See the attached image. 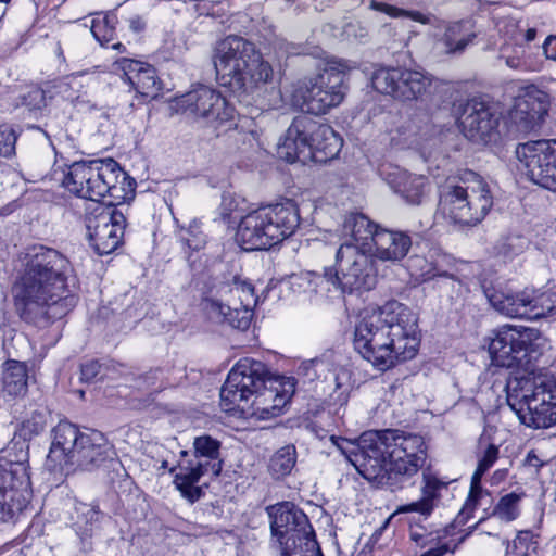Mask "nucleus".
<instances>
[{
	"mask_svg": "<svg viewBox=\"0 0 556 556\" xmlns=\"http://www.w3.org/2000/svg\"><path fill=\"white\" fill-rule=\"evenodd\" d=\"M340 448L364 479L391 491L409 483L428 456L421 435L395 429L366 431Z\"/></svg>",
	"mask_w": 556,
	"mask_h": 556,
	"instance_id": "f257e3e1",
	"label": "nucleus"
},
{
	"mask_svg": "<svg viewBox=\"0 0 556 556\" xmlns=\"http://www.w3.org/2000/svg\"><path fill=\"white\" fill-rule=\"evenodd\" d=\"M23 270L13 293L21 317L30 324L46 327L65 316L76 305V298L66 289L72 273L70 261L61 252L37 245L24 255Z\"/></svg>",
	"mask_w": 556,
	"mask_h": 556,
	"instance_id": "f03ea898",
	"label": "nucleus"
},
{
	"mask_svg": "<svg viewBox=\"0 0 556 556\" xmlns=\"http://www.w3.org/2000/svg\"><path fill=\"white\" fill-rule=\"evenodd\" d=\"M419 343L416 314L395 300L365 308L354 323V350L380 371L412 359Z\"/></svg>",
	"mask_w": 556,
	"mask_h": 556,
	"instance_id": "7ed1b4c3",
	"label": "nucleus"
},
{
	"mask_svg": "<svg viewBox=\"0 0 556 556\" xmlns=\"http://www.w3.org/2000/svg\"><path fill=\"white\" fill-rule=\"evenodd\" d=\"M214 66L218 83L247 102L261 96L274 74L255 46L240 36H228L217 43Z\"/></svg>",
	"mask_w": 556,
	"mask_h": 556,
	"instance_id": "20e7f679",
	"label": "nucleus"
},
{
	"mask_svg": "<svg viewBox=\"0 0 556 556\" xmlns=\"http://www.w3.org/2000/svg\"><path fill=\"white\" fill-rule=\"evenodd\" d=\"M63 186L71 193L91 201L109 197L110 205L135 198L136 181L113 159L74 162L64 176Z\"/></svg>",
	"mask_w": 556,
	"mask_h": 556,
	"instance_id": "39448f33",
	"label": "nucleus"
},
{
	"mask_svg": "<svg viewBox=\"0 0 556 556\" xmlns=\"http://www.w3.org/2000/svg\"><path fill=\"white\" fill-rule=\"evenodd\" d=\"M300 219L296 202L282 199L242 216L236 238L247 251L267 250L291 237L299 228Z\"/></svg>",
	"mask_w": 556,
	"mask_h": 556,
	"instance_id": "423d86ee",
	"label": "nucleus"
},
{
	"mask_svg": "<svg viewBox=\"0 0 556 556\" xmlns=\"http://www.w3.org/2000/svg\"><path fill=\"white\" fill-rule=\"evenodd\" d=\"M336 270L326 268L323 274L308 271L300 277L305 291L339 290L342 293L370 290L376 285V269L371 255L356 244L342 243L336 254Z\"/></svg>",
	"mask_w": 556,
	"mask_h": 556,
	"instance_id": "0eeeda50",
	"label": "nucleus"
},
{
	"mask_svg": "<svg viewBox=\"0 0 556 556\" xmlns=\"http://www.w3.org/2000/svg\"><path fill=\"white\" fill-rule=\"evenodd\" d=\"M507 404L527 427L539 429L556 425V377L540 375L510 381Z\"/></svg>",
	"mask_w": 556,
	"mask_h": 556,
	"instance_id": "6e6552de",
	"label": "nucleus"
},
{
	"mask_svg": "<svg viewBox=\"0 0 556 556\" xmlns=\"http://www.w3.org/2000/svg\"><path fill=\"white\" fill-rule=\"evenodd\" d=\"M493 206L488 184L476 173L468 172L459 182H447L440 197V212L451 223L476 226Z\"/></svg>",
	"mask_w": 556,
	"mask_h": 556,
	"instance_id": "1a4fd4ad",
	"label": "nucleus"
},
{
	"mask_svg": "<svg viewBox=\"0 0 556 556\" xmlns=\"http://www.w3.org/2000/svg\"><path fill=\"white\" fill-rule=\"evenodd\" d=\"M351 68L348 61H329L323 72L295 85L291 96L292 104L308 114H326L343 101L345 73Z\"/></svg>",
	"mask_w": 556,
	"mask_h": 556,
	"instance_id": "9d476101",
	"label": "nucleus"
},
{
	"mask_svg": "<svg viewBox=\"0 0 556 556\" xmlns=\"http://www.w3.org/2000/svg\"><path fill=\"white\" fill-rule=\"evenodd\" d=\"M220 446V442L208 434L195 437L193 454L181 451L177 467L169 468L170 472L177 470L174 484L188 502L194 503L203 496V490L198 485L203 476L210 473L217 477L223 469Z\"/></svg>",
	"mask_w": 556,
	"mask_h": 556,
	"instance_id": "9b49d317",
	"label": "nucleus"
},
{
	"mask_svg": "<svg viewBox=\"0 0 556 556\" xmlns=\"http://www.w3.org/2000/svg\"><path fill=\"white\" fill-rule=\"evenodd\" d=\"M536 339L538 331L531 328L511 325L500 327L493 331L488 346L492 365L529 370Z\"/></svg>",
	"mask_w": 556,
	"mask_h": 556,
	"instance_id": "f8f14e48",
	"label": "nucleus"
},
{
	"mask_svg": "<svg viewBox=\"0 0 556 556\" xmlns=\"http://www.w3.org/2000/svg\"><path fill=\"white\" fill-rule=\"evenodd\" d=\"M270 378L264 363L253 358H241L229 371L220 389L222 406L226 412L247 410L250 400Z\"/></svg>",
	"mask_w": 556,
	"mask_h": 556,
	"instance_id": "ddd939ff",
	"label": "nucleus"
},
{
	"mask_svg": "<svg viewBox=\"0 0 556 556\" xmlns=\"http://www.w3.org/2000/svg\"><path fill=\"white\" fill-rule=\"evenodd\" d=\"M177 111L194 121L199 127L218 130L235 115L233 106L220 91L205 85L186 92L176 101Z\"/></svg>",
	"mask_w": 556,
	"mask_h": 556,
	"instance_id": "4468645a",
	"label": "nucleus"
},
{
	"mask_svg": "<svg viewBox=\"0 0 556 556\" xmlns=\"http://www.w3.org/2000/svg\"><path fill=\"white\" fill-rule=\"evenodd\" d=\"M271 538L279 544L281 555L296 549L299 544L315 540L307 516L291 502L267 507Z\"/></svg>",
	"mask_w": 556,
	"mask_h": 556,
	"instance_id": "2eb2a0df",
	"label": "nucleus"
},
{
	"mask_svg": "<svg viewBox=\"0 0 556 556\" xmlns=\"http://www.w3.org/2000/svg\"><path fill=\"white\" fill-rule=\"evenodd\" d=\"M29 475L23 462L0 457V521L22 513L30 500Z\"/></svg>",
	"mask_w": 556,
	"mask_h": 556,
	"instance_id": "dca6fc26",
	"label": "nucleus"
},
{
	"mask_svg": "<svg viewBox=\"0 0 556 556\" xmlns=\"http://www.w3.org/2000/svg\"><path fill=\"white\" fill-rule=\"evenodd\" d=\"M515 153L531 181L556 192V141H525Z\"/></svg>",
	"mask_w": 556,
	"mask_h": 556,
	"instance_id": "f3484780",
	"label": "nucleus"
},
{
	"mask_svg": "<svg viewBox=\"0 0 556 556\" xmlns=\"http://www.w3.org/2000/svg\"><path fill=\"white\" fill-rule=\"evenodd\" d=\"M459 131L466 139L492 138L498 125L494 106L483 96H475L454 103Z\"/></svg>",
	"mask_w": 556,
	"mask_h": 556,
	"instance_id": "a211bd4d",
	"label": "nucleus"
},
{
	"mask_svg": "<svg viewBox=\"0 0 556 556\" xmlns=\"http://www.w3.org/2000/svg\"><path fill=\"white\" fill-rule=\"evenodd\" d=\"M374 88L394 99L409 101L418 99L430 86L428 76L418 71L401 67H381L371 77Z\"/></svg>",
	"mask_w": 556,
	"mask_h": 556,
	"instance_id": "6ab92c4d",
	"label": "nucleus"
},
{
	"mask_svg": "<svg viewBox=\"0 0 556 556\" xmlns=\"http://www.w3.org/2000/svg\"><path fill=\"white\" fill-rule=\"evenodd\" d=\"M126 226L124 213L116 205L101 207L87 223L90 243L99 255H106L117 249L122 242Z\"/></svg>",
	"mask_w": 556,
	"mask_h": 556,
	"instance_id": "aec40b11",
	"label": "nucleus"
},
{
	"mask_svg": "<svg viewBox=\"0 0 556 556\" xmlns=\"http://www.w3.org/2000/svg\"><path fill=\"white\" fill-rule=\"evenodd\" d=\"M296 380L293 377H270L248 403L247 410H240L248 416L262 419L278 416L295 392Z\"/></svg>",
	"mask_w": 556,
	"mask_h": 556,
	"instance_id": "412c9836",
	"label": "nucleus"
},
{
	"mask_svg": "<svg viewBox=\"0 0 556 556\" xmlns=\"http://www.w3.org/2000/svg\"><path fill=\"white\" fill-rule=\"evenodd\" d=\"M546 114V96L543 92L526 93L515 99L508 113V127L511 131L527 135L535 131Z\"/></svg>",
	"mask_w": 556,
	"mask_h": 556,
	"instance_id": "4be33fe9",
	"label": "nucleus"
},
{
	"mask_svg": "<svg viewBox=\"0 0 556 556\" xmlns=\"http://www.w3.org/2000/svg\"><path fill=\"white\" fill-rule=\"evenodd\" d=\"M115 452L113 446L99 431L85 433L78 441V447L71 455L70 465L76 466L85 471H92L100 468L106 462L113 460Z\"/></svg>",
	"mask_w": 556,
	"mask_h": 556,
	"instance_id": "5701e85b",
	"label": "nucleus"
},
{
	"mask_svg": "<svg viewBox=\"0 0 556 556\" xmlns=\"http://www.w3.org/2000/svg\"><path fill=\"white\" fill-rule=\"evenodd\" d=\"M115 66L122 72L123 79L140 96L154 99L162 89V81L156 70L134 59L121 58Z\"/></svg>",
	"mask_w": 556,
	"mask_h": 556,
	"instance_id": "b1692460",
	"label": "nucleus"
},
{
	"mask_svg": "<svg viewBox=\"0 0 556 556\" xmlns=\"http://www.w3.org/2000/svg\"><path fill=\"white\" fill-rule=\"evenodd\" d=\"M213 289H208L203 298L202 306L207 317L216 323H227L231 327L245 330L249 328L253 309L242 307L230 299L215 296Z\"/></svg>",
	"mask_w": 556,
	"mask_h": 556,
	"instance_id": "393cba45",
	"label": "nucleus"
},
{
	"mask_svg": "<svg viewBox=\"0 0 556 556\" xmlns=\"http://www.w3.org/2000/svg\"><path fill=\"white\" fill-rule=\"evenodd\" d=\"M409 538L424 549L420 556H444L447 553H454L460 543V540L451 534L448 528L428 531L421 526L410 525Z\"/></svg>",
	"mask_w": 556,
	"mask_h": 556,
	"instance_id": "a878e982",
	"label": "nucleus"
},
{
	"mask_svg": "<svg viewBox=\"0 0 556 556\" xmlns=\"http://www.w3.org/2000/svg\"><path fill=\"white\" fill-rule=\"evenodd\" d=\"M85 435L79 429L71 422L61 421L53 429V441L50 447L48 459L61 469L70 465L71 455L78 447V441Z\"/></svg>",
	"mask_w": 556,
	"mask_h": 556,
	"instance_id": "bb28decb",
	"label": "nucleus"
},
{
	"mask_svg": "<svg viewBox=\"0 0 556 556\" xmlns=\"http://www.w3.org/2000/svg\"><path fill=\"white\" fill-rule=\"evenodd\" d=\"M443 488H445V483L432 475L424 472V484L421 486L420 498L412 503L399 506L394 515L418 514V521L428 519L437 506L440 497V490ZM415 521H417L415 517L409 519L410 523Z\"/></svg>",
	"mask_w": 556,
	"mask_h": 556,
	"instance_id": "cd10ccee",
	"label": "nucleus"
},
{
	"mask_svg": "<svg viewBox=\"0 0 556 556\" xmlns=\"http://www.w3.org/2000/svg\"><path fill=\"white\" fill-rule=\"evenodd\" d=\"M374 255L383 262L402 261L412 247L410 237L402 231L380 228L374 237Z\"/></svg>",
	"mask_w": 556,
	"mask_h": 556,
	"instance_id": "c85d7f7f",
	"label": "nucleus"
},
{
	"mask_svg": "<svg viewBox=\"0 0 556 556\" xmlns=\"http://www.w3.org/2000/svg\"><path fill=\"white\" fill-rule=\"evenodd\" d=\"M484 294L491 306L500 314L510 318L528 319L530 298L527 289L513 293L486 288Z\"/></svg>",
	"mask_w": 556,
	"mask_h": 556,
	"instance_id": "c756f323",
	"label": "nucleus"
},
{
	"mask_svg": "<svg viewBox=\"0 0 556 556\" xmlns=\"http://www.w3.org/2000/svg\"><path fill=\"white\" fill-rule=\"evenodd\" d=\"M380 227L361 213H350L343 222V233L351 238V244H356L363 251L371 252L374 237Z\"/></svg>",
	"mask_w": 556,
	"mask_h": 556,
	"instance_id": "7c9ffc66",
	"label": "nucleus"
},
{
	"mask_svg": "<svg viewBox=\"0 0 556 556\" xmlns=\"http://www.w3.org/2000/svg\"><path fill=\"white\" fill-rule=\"evenodd\" d=\"M214 290V295L220 299L232 298L231 302L238 305L253 309L257 303L254 294V287L251 282L242 280L235 276L232 280H218L210 288Z\"/></svg>",
	"mask_w": 556,
	"mask_h": 556,
	"instance_id": "2f4dec72",
	"label": "nucleus"
},
{
	"mask_svg": "<svg viewBox=\"0 0 556 556\" xmlns=\"http://www.w3.org/2000/svg\"><path fill=\"white\" fill-rule=\"evenodd\" d=\"M391 184L395 192L400 193L408 204L419 205L426 198L428 182L422 175L399 170L394 174Z\"/></svg>",
	"mask_w": 556,
	"mask_h": 556,
	"instance_id": "473e14b6",
	"label": "nucleus"
},
{
	"mask_svg": "<svg viewBox=\"0 0 556 556\" xmlns=\"http://www.w3.org/2000/svg\"><path fill=\"white\" fill-rule=\"evenodd\" d=\"M477 34L468 22H455L450 24L439 43L443 46L446 54H462L466 48L473 42Z\"/></svg>",
	"mask_w": 556,
	"mask_h": 556,
	"instance_id": "72a5a7b5",
	"label": "nucleus"
},
{
	"mask_svg": "<svg viewBox=\"0 0 556 556\" xmlns=\"http://www.w3.org/2000/svg\"><path fill=\"white\" fill-rule=\"evenodd\" d=\"M332 136L334 130L328 124L308 115H299L288 127L285 139H330Z\"/></svg>",
	"mask_w": 556,
	"mask_h": 556,
	"instance_id": "f704fd0d",
	"label": "nucleus"
},
{
	"mask_svg": "<svg viewBox=\"0 0 556 556\" xmlns=\"http://www.w3.org/2000/svg\"><path fill=\"white\" fill-rule=\"evenodd\" d=\"M28 387V368L23 362L9 359L3 365L2 391L12 397L23 396Z\"/></svg>",
	"mask_w": 556,
	"mask_h": 556,
	"instance_id": "c9c22d12",
	"label": "nucleus"
},
{
	"mask_svg": "<svg viewBox=\"0 0 556 556\" xmlns=\"http://www.w3.org/2000/svg\"><path fill=\"white\" fill-rule=\"evenodd\" d=\"M116 24L117 17L115 14L99 13L91 20L90 31L102 47H111L124 52L126 47L122 42H113L116 39Z\"/></svg>",
	"mask_w": 556,
	"mask_h": 556,
	"instance_id": "e433bc0d",
	"label": "nucleus"
},
{
	"mask_svg": "<svg viewBox=\"0 0 556 556\" xmlns=\"http://www.w3.org/2000/svg\"><path fill=\"white\" fill-rule=\"evenodd\" d=\"M497 458L498 447L494 444H490L484 451L482 457L479 459L478 467L471 477L470 492L466 502L468 507L475 508L478 504V501L483 496L481 479L483 475L494 465Z\"/></svg>",
	"mask_w": 556,
	"mask_h": 556,
	"instance_id": "4c0bfd02",
	"label": "nucleus"
},
{
	"mask_svg": "<svg viewBox=\"0 0 556 556\" xmlns=\"http://www.w3.org/2000/svg\"><path fill=\"white\" fill-rule=\"evenodd\" d=\"M522 494L511 492L503 495L494 506L491 516L480 520L479 525L490 523L494 520L509 523L520 516V502Z\"/></svg>",
	"mask_w": 556,
	"mask_h": 556,
	"instance_id": "58836bf2",
	"label": "nucleus"
},
{
	"mask_svg": "<svg viewBox=\"0 0 556 556\" xmlns=\"http://www.w3.org/2000/svg\"><path fill=\"white\" fill-rule=\"evenodd\" d=\"M528 319L535 320L556 315V292L528 290Z\"/></svg>",
	"mask_w": 556,
	"mask_h": 556,
	"instance_id": "ea45409f",
	"label": "nucleus"
},
{
	"mask_svg": "<svg viewBox=\"0 0 556 556\" xmlns=\"http://www.w3.org/2000/svg\"><path fill=\"white\" fill-rule=\"evenodd\" d=\"M343 141H309L306 143V163H326L338 156Z\"/></svg>",
	"mask_w": 556,
	"mask_h": 556,
	"instance_id": "a19ab883",
	"label": "nucleus"
},
{
	"mask_svg": "<svg viewBox=\"0 0 556 556\" xmlns=\"http://www.w3.org/2000/svg\"><path fill=\"white\" fill-rule=\"evenodd\" d=\"M296 453L295 447L287 445L278 450L269 462V470L276 478L288 476L295 466Z\"/></svg>",
	"mask_w": 556,
	"mask_h": 556,
	"instance_id": "79ce46f5",
	"label": "nucleus"
},
{
	"mask_svg": "<svg viewBox=\"0 0 556 556\" xmlns=\"http://www.w3.org/2000/svg\"><path fill=\"white\" fill-rule=\"evenodd\" d=\"M493 535L501 541L502 546H506L505 554L510 556H532V552L536 549V542L531 531H519L511 543L497 534Z\"/></svg>",
	"mask_w": 556,
	"mask_h": 556,
	"instance_id": "37998d69",
	"label": "nucleus"
},
{
	"mask_svg": "<svg viewBox=\"0 0 556 556\" xmlns=\"http://www.w3.org/2000/svg\"><path fill=\"white\" fill-rule=\"evenodd\" d=\"M46 421L47 418L43 410L38 408L30 409L21 420L16 434L24 441H28L43 431Z\"/></svg>",
	"mask_w": 556,
	"mask_h": 556,
	"instance_id": "c03bdc74",
	"label": "nucleus"
},
{
	"mask_svg": "<svg viewBox=\"0 0 556 556\" xmlns=\"http://www.w3.org/2000/svg\"><path fill=\"white\" fill-rule=\"evenodd\" d=\"M369 9L378 12L386 13L390 17H407L420 24L427 25L431 23V15L415 10H404L395 5H391L384 2L371 0L369 2Z\"/></svg>",
	"mask_w": 556,
	"mask_h": 556,
	"instance_id": "a18cd8bd",
	"label": "nucleus"
},
{
	"mask_svg": "<svg viewBox=\"0 0 556 556\" xmlns=\"http://www.w3.org/2000/svg\"><path fill=\"white\" fill-rule=\"evenodd\" d=\"M309 141H276V156L288 163L306 164V143Z\"/></svg>",
	"mask_w": 556,
	"mask_h": 556,
	"instance_id": "49530a36",
	"label": "nucleus"
},
{
	"mask_svg": "<svg viewBox=\"0 0 556 556\" xmlns=\"http://www.w3.org/2000/svg\"><path fill=\"white\" fill-rule=\"evenodd\" d=\"M178 239L190 251H199L207 243V237L202 230L201 223L195 219L188 227L179 229Z\"/></svg>",
	"mask_w": 556,
	"mask_h": 556,
	"instance_id": "de8ad7c7",
	"label": "nucleus"
},
{
	"mask_svg": "<svg viewBox=\"0 0 556 556\" xmlns=\"http://www.w3.org/2000/svg\"><path fill=\"white\" fill-rule=\"evenodd\" d=\"M56 93L64 100L77 105L85 103L83 94H80L81 84L76 78H65L58 83Z\"/></svg>",
	"mask_w": 556,
	"mask_h": 556,
	"instance_id": "09e8293b",
	"label": "nucleus"
},
{
	"mask_svg": "<svg viewBox=\"0 0 556 556\" xmlns=\"http://www.w3.org/2000/svg\"><path fill=\"white\" fill-rule=\"evenodd\" d=\"M21 136L26 137H47V132L39 127L27 125L25 129L10 124H0V139H17Z\"/></svg>",
	"mask_w": 556,
	"mask_h": 556,
	"instance_id": "8fccbe9b",
	"label": "nucleus"
},
{
	"mask_svg": "<svg viewBox=\"0 0 556 556\" xmlns=\"http://www.w3.org/2000/svg\"><path fill=\"white\" fill-rule=\"evenodd\" d=\"M407 267L410 270L412 276L422 280L431 279L438 275L433 264L424 256H410L407 261Z\"/></svg>",
	"mask_w": 556,
	"mask_h": 556,
	"instance_id": "3c124183",
	"label": "nucleus"
},
{
	"mask_svg": "<svg viewBox=\"0 0 556 556\" xmlns=\"http://www.w3.org/2000/svg\"><path fill=\"white\" fill-rule=\"evenodd\" d=\"M22 105L26 106L29 111L42 110L46 102L45 91L36 86L30 87L26 92L21 96Z\"/></svg>",
	"mask_w": 556,
	"mask_h": 556,
	"instance_id": "603ef678",
	"label": "nucleus"
},
{
	"mask_svg": "<svg viewBox=\"0 0 556 556\" xmlns=\"http://www.w3.org/2000/svg\"><path fill=\"white\" fill-rule=\"evenodd\" d=\"M527 239L521 236L507 237L500 248V252L507 257L520 254L527 248Z\"/></svg>",
	"mask_w": 556,
	"mask_h": 556,
	"instance_id": "864d4df0",
	"label": "nucleus"
},
{
	"mask_svg": "<svg viewBox=\"0 0 556 556\" xmlns=\"http://www.w3.org/2000/svg\"><path fill=\"white\" fill-rule=\"evenodd\" d=\"M162 371L160 369L150 370L139 378L138 388L146 391H159L165 386L161 381Z\"/></svg>",
	"mask_w": 556,
	"mask_h": 556,
	"instance_id": "5fc2aeb1",
	"label": "nucleus"
},
{
	"mask_svg": "<svg viewBox=\"0 0 556 556\" xmlns=\"http://www.w3.org/2000/svg\"><path fill=\"white\" fill-rule=\"evenodd\" d=\"M281 556H323L320 547L315 540H307L305 544H299L296 549L285 552Z\"/></svg>",
	"mask_w": 556,
	"mask_h": 556,
	"instance_id": "6e6d98bb",
	"label": "nucleus"
},
{
	"mask_svg": "<svg viewBox=\"0 0 556 556\" xmlns=\"http://www.w3.org/2000/svg\"><path fill=\"white\" fill-rule=\"evenodd\" d=\"M523 53L525 50L521 47H518L514 55H506L505 50H502V54L500 55V58L505 61V64L508 67L519 70L522 68L525 65Z\"/></svg>",
	"mask_w": 556,
	"mask_h": 556,
	"instance_id": "4d7b16f0",
	"label": "nucleus"
},
{
	"mask_svg": "<svg viewBox=\"0 0 556 556\" xmlns=\"http://www.w3.org/2000/svg\"><path fill=\"white\" fill-rule=\"evenodd\" d=\"M101 364L98 361H89L81 365V380L90 382L100 374Z\"/></svg>",
	"mask_w": 556,
	"mask_h": 556,
	"instance_id": "13d9d810",
	"label": "nucleus"
},
{
	"mask_svg": "<svg viewBox=\"0 0 556 556\" xmlns=\"http://www.w3.org/2000/svg\"><path fill=\"white\" fill-rule=\"evenodd\" d=\"M543 49L548 59L556 60V36H548L543 45Z\"/></svg>",
	"mask_w": 556,
	"mask_h": 556,
	"instance_id": "bf43d9fd",
	"label": "nucleus"
},
{
	"mask_svg": "<svg viewBox=\"0 0 556 556\" xmlns=\"http://www.w3.org/2000/svg\"><path fill=\"white\" fill-rule=\"evenodd\" d=\"M15 154V141H0V156L11 157Z\"/></svg>",
	"mask_w": 556,
	"mask_h": 556,
	"instance_id": "052dcab7",
	"label": "nucleus"
},
{
	"mask_svg": "<svg viewBox=\"0 0 556 556\" xmlns=\"http://www.w3.org/2000/svg\"><path fill=\"white\" fill-rule=\"evenodd\" d=\"M129 27L131 30L138 33V31H141L144 29L146 27V23L142 21V18L140 17H132L130 21H129Z\"/></svg>",
	"mask_w": 556,
	"mask_h": 556,
	"instance_id": "680f3d73",
	"label": "nucleus"
},
{
	"mask_svg": "<svg viewBox=\"0 0 556 556\" xmlns=\"http://www.w3.org/2000/svg\"><path fill=\"white\" fill-rule=\"evenodd\" d=\"M535 36H536V29H535V28H529V29L526 31L525 40H526L527 42L533 41V40L535 39Z\"/></svg>",
	"mask_w": 556,
	"mask_h": 556,
	"instance_id": "e2e57ef3",
	"label": "nucleus"
},
{
	"mask_svg": "<svg viewBox=\"0 0 556 556\" xmlns=\"http://www.w3.org/2000/svg\"><path fill=\"white\" fill-rule=\"evenodd\" d=\"M380 33H386V34H388L390 36H393L394 27L392 26V24H384V25L381 26Z\"/></svg>",
	"mask_w": 556,
	"mask_h": 556,
	"instance_id": "0e129e2a",
	"label": "nucleus"
},
{
	"mask_svg": "<svg viewBox=\"0 0 556 556\" xmlns=\"http://www.w3.org/2000/svg\"><path fill=\"white\" fill-rule=\"evenodd\" d=\"M421 150H422V151H421V156L424 157V160H425V161H429V160H431V159H434V160L437 159V157L433 155L432 151H429V154H428V155H426V154H425L426 147H422V148H421Z\"/></svg>",
	"mask_w": 556,
	"mask_h": 556,
	"instance_id": "69168bd1",
	"label": "nucleus"
},
{
	"mask_svg": "<svg viewBox=\"0 0 556 556\" xmlns=\"http://www.w3.org/2000/svg\"><path fill=\"white\" fill-rule=\"evenodd\" d=\"M320 364H321V362H320V361H318V359H313V361H311V362H309V365H311V366H314V367H317V366H319Z\"/></svg>",
	"mask_w": 556,
	"mask_h": 556,
	"instance_id": "338daca9",
	"label": "nucleus"
},
{
	"mask_svg": "<svg viewBox=\"0 0 556 556\" xmlns=\"http://www.w3.org/2000/svg\"><path fill=\"white\" fill-rule=\"evenodd\" d=\"M162 468H167V462L162 463Z\"/></svg>",
	"mask_w": 556,
	"mask_h": 556,
	"instance_id": "774afa93",
	"label": "nucleus"
}]
</instances>
